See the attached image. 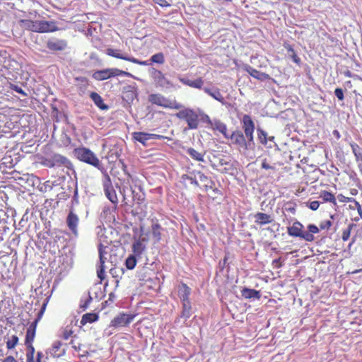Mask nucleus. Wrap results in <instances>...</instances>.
Here are the masks:
<instances>
[{
	"instance_id": "nucleus-10",
	"label": "nucleus",
	"mask_w": 362,
	"mask_h": 362,
	"mask_svg": "<svg viewBox=\"0 0 362 362\" xmlns=\"http://www.w3.org/2000/svg\"><path fill=\"white\" fill-rule=\"evenodd\" d=\"M303 229V224L299 221H295L291 226L287 228V233L290 236L298 237L305 240L312 239L310 235L305 233Z\"/></svg>"
},
{
	"instance_id": "nucleus-24",
	"label": "nucleus",
	"mask_w": 362,
	"mask_h": 362,
	"mask_svg": "<svg viewBox=\"0 0 362 362\" xmlns=\"http://www.w3.org/2000/svg\"><path fill=\"white\" fill-rule=\"evenodd\" d=\"M204 93L208 94L209 96L212 97L214 99L221 103L222 104H224V103H225L224 97L221 93V91L218 88L211 89L209 88L205 87V88H204Z\"/></svg>"
},
{
	"instance_id": "nucleus-34",
	"label": "nucleus",
	"mask_w": 362,
	"mask_h": 362,
	"mask_svg": "<svg viewBox=\"0 0 362 362\" xmlns=\"http://www.w3.org/2000/svg\"><path fill=\"white\" fill-rule=\"evenodd\" d=\"M75 81L77 82L76 86L78 88L84 92L89 86V81L86 77L84 76H78L74 78Z\"/></svg>"
},
{
	"instance_id": "nucleus-20",
	"label": "nucleus",
	"mask_w": 362,
	"mask_h": 362,
	"mask_svg": "<svg viewBox=\"0 0 362 362\" xmlns=\"http://www.w3.org/2000/svg\"><path fill=\"white\" fill-rule=\"evenodd\" d=\"M178 296L181 302H189L191 288L185 283L182 282L178 286Z\"/></svg>"
},
{
	"instance_id": "nucleus-56",
	"label": "nucleus",
	"mask_w": 362,
	"mask_h": 362,
	"mask_svg": "<svg viewBox=\"0 0 362 362\" xmlns=\"http://www.w3.org/2000/svg\"><path fill=\"white\" fill-rule=\"evenodd\" d=\"M150 139H168L170 141L171 138L156 134H150Z\"/></svg>"
},
{
	"instance_id": "nucleus-22",
	"label": "nucleus",
	"mask_w": 362,
	"mask_h": 362,
	"mask_svg": "<svg viewBox=\"0 0 362 362\" xmlns=\"http://www.w3.org/2000/svg\"><path fill=\"white\" fill-rule=\"evenodd\" d=\"M255 219V222L259 226L271 223L274 221L271 215L262 212H257Z\"/></svg>"
},
{
	"instance_id": "nucleus-62",
	"label": "nucleus",
	"mask_w": 362,
	"mask_h": 362,
	"mask_svg": "<svg viewBox=\"0 0 362 362\" xmlns=\"http://www.w3.org/2000/svg\"><path fill=\"white\" fill-rule=\"evenodd\" d=\"M91 301H92V297L90 296H89L88 298L86 300L84 305L81 306V308L83 310L86 309Z\"/></svg>"
},
{
	"instance_id": "nucleus-51",
	"label": "nucleus",
	"mask_w": 362,
	"mask_h": 362,
	"mask_svg": "<svg viewBox=\"0 0 362 362\" xmlns=\"http://www.w3.org/2000/svg\"><path fill=\"white\" fill-rule=\"evenodd\" d=\"M332 226V221L331 220H325L320 222V228L321 230H328Z\"/></svg>"
},
{
	"instance_id": "nucleus-7",
	"label": "nucleus",
	"mask_w": 362,
	"mask_h": 362,
	"mask_svg": "<svg viewBox=\"0 0 362 362\" xmlns=\"http://www.w3.org/2000/svg\"><path fill=\"white\" fill-rule=\"evenodd\" d=\"M104 180L103 182V187L106 197L114 204H117L118 198L116 194V191L113 187L110 177L106 173L105 170L103 172Z\"/></svg>"
},
{
	"instance_id": "nucleus-5",
	"label": "nucleus",
	"mask_w": 362,
	"mask_h": 362,
	"mask_svg": "<svg viewBox=\"0 0 362 362\" xmlns=\"http://www.w3.org/2000/svg\"><path fill=\"white\" fill-rule=\"evenodd\" d=\"M148 100L151 104L165 108L179 110L182 107V105L176 100H168L160 93H152L149 95Z\"/></svg>"
},
{
	"instance_id": "nucleus-36",
	"label": "nucleus",
	"mask_w": 362,
	"mask_h": 362,
	"mask_svg": "<svg viewBox=\"0 0 362 362\" xmlns=\"http://www.w3.org/2000/svg\"><path fill=\"white\" fill-rule=\"evenodd\" d=\"M182 310L180 314L182 318L185 320L188 319L191 316L192 305L191 302H182Z\"/></svg>"
},
{
	"instance_id": "nucleus-42",
	"label": "nucleus",
	"mask_w": 362,
	"mask_h": 362,
	"mask_svg": "<svg viewBox=\"0 0 362 362\" xmlns=\"http://www.w3.org/2000/svg\"><path fill=\"white\" fill-rule=\"evenodd\" d=\"M187 153L191 156L192 158L197 161H204V154L197 151L193 148H189Z\"/></svg>"
},
{
	"instance_id": "nucleus-46",
	"label": "nucleus",
	"mask_w": 362,
	"mask_h": 362,
	"mask_svg": "<svg viewBox=\"0 0 362 362\" xmlns=\"http://www.w3.org/2000/svg\"><path fill=\"white\" fill-rule=\"evenodd\" d=\"M53 186H54L53 182H52L49 180H47V181L43 182L42 184H41L38 187V189L41 192L46 193V192H50L52 189Z\"/></svg>"
},
{
	"instance_id": "nucleus-13",
	"label": "nucleus",
	"mask_w": 362,
	"mask_h": 362,
	"mask_svg": "<svg viewBox=\"0 0 362 362\" xmlns=\"http://www.w3.org/2000/svg\"><path fill=\"white\" fill-rule=\"evenodd\" d=\"M46 47L51 51H63L67 47V42L64 39L51 37L47 40Z\"/></svg>"
},
{
	"instance_id": "nucleus-29",
	"label": "nucleus",
	"mask_w": 362,
	"mask_h": 362,
	"mask_svg": "<svg viewBox=\"0 0 362 362\" xmlns=\"http://www.w3.org/2000/svg\"><path fill=\"white\" fill-rule=\"evenodd\" d=\"M283 45L284 47L287 50V52L290 53V57H291L293 62L296 64L299 65L301 62V60L300 58L297 55L293 46L290 45L288 42H284Z\"/></svg>"
},
{
	"instance_id": "nucleus-32",
	"label": "nucleus",
	"mask_w": 362,
	"mask_h": 362,
	"mask_svg": "<svg viewBox=\"0 0 362 362\" xmlns=\"http://www.w3.org/2000/svg\"><path fill=\"white\" fill-rule=\"evenodd\" d=\"M161 230L162 227L158 223H155L151 226L152 237L156 243L160 242L161 240Z\"/></svg>"
},
{
	"instance_id": "nucleus-30",
	"label": "nucleus",
	"mask_w": 362,
	"mask_h": 362,
	"mask_svg": "<svg viewBox=\"0 0 362 362\" xmlns=\"http://www.w3.org/2000/svg\"><path fill=\"white\" fill-rule=\"evenodd\" d=\"M99 319V316L97 313H86L82 316L81 320V325H85L87 323H93L98 321Z\"/></svg>"
},
{
	"instance_id": "nucleus-41",
	"label": "nucleus",
	"mask_w": 362,
	"mask_h": 362,
	"mask_svg": "<svg viewBox=\"0 0 362 362\" xmlns=\"http://www.w3.org/2000/svg\"><path fill=\"white\" fill-rule=\"evenodd\" d=\"M277 164L281 165L279 163H274L269 159L264 158L262 160L261 168L265 170H276Z\"/></svg>"
},
{
	"instance_id": "nucleus-28",
	"label": "nucleus",
	"mask_w": 362,
	"mask_h": 362,
	"mask_svg": "<svg viewBox=\"0 0 362 362\" xmlns=\"http://www.w3.org/2000/svg\"><path fill=\"white\" fill-rule=\"evenodd\" d=\"M90 98L94 102L95 105L100 110H107L108 106L104 103L103 98L96 92H92Z\"/></svg>"
},
{
	"instance_id": "nucleus-39",
	"label": "nucleus",
	"mask_w": 362,
	"mask_h": 362,
	"mask_svg": "<svg viewBox=\"0 0 362 362\" xmlns=\"http://www.w3.org/2000/svg\"><path fill=\"white\" fill-rule=\"evenodd\" d=\"M337 199L340 202L342 203H353V207H358V209L360 210V204L355 199L352 197H346L342 194H339L337 195Z\"/></svg>"
},
{
	"instance_id": "nucleus-31",
	"label": "nucleus",
	"mask_w": 362,
	"mask_h": 362,
	"mask_svg": "<svg viewBox=\"0 0 362 362\" xmlns=\"http://www.w3.org/2000/svg\"><path fill=\"white\" fill-rule=\"evenodd\" d=\"M5 340L6 348L8 350L14 349L19 341L18 336L16 334H7Z\"/></svg>"
},
{
	"instance_id": "nucleus-54",
	"label": "nucleus",
	"mask_w": 362,
	"mask_h": 362,
	"mask_svg": "<svg viewBox=\"0 0 362 362\" xmlns=\"http://www.w3.org/2000/svg\"><path fill=\"white\" fill-rule=\"evenodd\" d=\"M350 146L351 147V150H352L354 155L362 151L361 147L356 143L352 142L350 144Z\"/></svg>"
},
{
	"instance_id": "nucleus-17",
	"label": "nucleus",
	"mask_w": 362,
	"mask_h": 362,
	"mask_svg": "<svg viewBox=\"0 0 362 362\" xmlns=\"http://www.w3.org/2000/svg\"><path fill=\"white\" fill-rule=\"evenodd\" d=\"M49 354L56 358H59L65 355L66 349L60 341H55L49 348Z\"/></svg>"
},
{
	"instance_id": "nucleus-63",
	"label": "nucleus",
	"mask_w": 362,
	"mask_h": 362,
	"mask_svg": "<svg viewBox=\"0 0 362 362\" xmlns=\"http://www.w3.org/2000/svg\"><path fill=\"white\" fill-rule=\"evenodd\" d=\"M44 314V312L43 310H40L38 314H37V317L33 321V322H36V325H37L38 322L40 320L41 317H42Z\"/></svg>"
},
{
	"instance_id": "nucleus-16",
	"label": "nucleus",
	"mask_w": 362,
	"mask_h": 362,
	"mask_svg": "<svg viewBox=\"0 0 362 362\" xmlns=\"http://www.w3.org/2000/svg\"><path fill=\"white\" fill-rule=\"evenodd\" d=\"M36 327V322H33L27 329L25 339V344L27 346V350L30 349V347H33V342L35 337Z\"/></svg>"
},
{
	"instance_id": "nucleus-61",
	"label": "nucleus",
	"mask_w": 362,
	"mask_h": 362,
	"mask_svg": "<svg viewBox=\"0 0 362 362\" xmlns=\"http://www.w3.org/2000/svg\"><path fill=\"white\" fill-rule=\"evenodd\" d=\"M156 4H158L162 7L170 6V4L166 0H153Z\"/></svg>"
},
{
	"instance_id": "nucleus-47",
	"label": "nucleus",
	"mask_w": 362,
	"mask_h": 362,
	"mask_svg": "<svg viewBox=\"0 0 362 362\" xmlns=\"http://www.w3.org/2000/svg\"><path fill=\"white\" fill-rule=\"evenodd\" d=\"M308 231H305V233H309L312 239L305 240L308 242H312L315 239L313 235L319 233V228H317V226H316L314 224H310L308 226Z\"/></svg>"
},
{
	"instance_id": "nucleus-12",
	"label": "nucleus",
	"mask_w": 362,
	"mask_h": 362,
	"mask_svg": "<svg viewBox=\"0 0 362 362\" xmlns=\"http://www.w3.org/2000/svg\"><path fill=\"white\" fill-rule=\"evenodd\" d=\"M197 175L199 176V181L202 184V187L206 192L209 189H212L216 194L219 195L221 194V191L218 188L215 187L216 184L211 177H207L201 171H198Z\"/></svg>"
},
{
	"instance_id": "nucleus-3",
	"label": "nucleus",
	"mask_w": 362,
	"mask_h": 362,
	"mask_svg": "<svg viewBox=\"0 0 362 362\" xmlns=\"http://www.w3.org/2000/svg\"><path fill=\"white\" fill-rule=\"evenodd\" d=\"M18 23L21 28L35 33H52L59 30V28L54 21L21 19Z\"/></svg>"
},
{
	"instance_id": "nucleus-23",
	"label": "nucleus",
	"mask_w": 362,
	"mask_h": 362,
	"mask_svg": "<svg viewBox=\"0 0 362 362\" xmlns=\"http://www.w3.org/2000/svg\"><path fill=\"white\" fill-rule=\"evenodd\" d=\"M44 357V354L38 351L35 354V348L30 347L27 350L26 352V362H42V358Z\"/></svg>"
},
{
	"instance_id": "nucleus-45",
	"label": "nucleus",
	"mask_w": 362,
	"mask_h": 362,
	"mask_svg": "<svg viewBox=\"0 0 362 362\" xmlns=\"http://www.w3.org/2000/svg\"><path fill=\"white\" fill-rule=\"evenodd\" d=\"M356 227V225L355 223H349L348 227L343 230L342 235H341V239L344 242L347 241L351 235V232L353 230L354 228Z\"/></svg>"
},
{
	"instance_id": "nucleus-43",
	"label": "nucleus",
	"mask_w": 362,
	"mask_h": 362,
	"mask_svg": "<svg viewBox=\"0 0 362 362\" xmlns=\"http://www.w3.org/2000/svg\"><path fill=\"white\" fill-rule=\"evenodd\" d=\"M147 62L149 63L148 65H150L153 63L163 64L165 62L164 54L162 52L156 53L151 56V57L150 59L151 62H149L148 61H147Z\"/></svg>"
},
{
	"instance_id": "nucleus-15",
	"label": "nucleus",
	"mask_w": 362,
	"mask_h": 362,
	"mask_svg": "<svg viewBox=\"0 0 362 362\" xmlns=\"http://www.w3.org/2000/svg\"><path fill=\"white\" fill-rule=\"evenodd\" d=\"M52 162H54V167H65L68 170H74L72 163L62 155L54 154L52 156Z\"/></svg>"
},
{
	"instance_id": "nucleus-60",
	"label": "nucleus",
	"mask_w": 362,
	"mask_h": 362,
	"mask_svg": "<svg viewBox=\"0 0 362 362\" xmlns=\"http://www.w3.org/2000/svg\"><path fill=\"white\" fill-rule=\"evenodd\" d=\"M54 162H52V156L49 158H45L43 161V165L48 168H54Z\"/></svg>"
},
{
	"instance_id": "nucleus-44",
	"label": "nucleus",
	"mask_w": 362,
	"mask_h": 362,
	"mask_svg": "<svg viewBox=\"0 0 362 362\" xmlns=\"http://www.w3.org/2000/svg\"><path fill=\"white\" fill-rule=\"evenodd\" d=\"M73 327L67 325L62 329L61 337L64 340H68L74 334Z\"/></svg>"
},
{
	"instance_id": "nucleus-37",
	"label": "nucleus",
	"mask_w": 362,
	"mask_h": 362,
	"mask_svg": "<svg viewBox=\"0 0 362 362\" xmlns=\"http://www.w3.org/2000/svg\"><path fill=\"white\" fill-rule=\"evenodd\" d=\"M133 137L137 141L145 145L146 142L148 140H150V134L145 133V132H134V133H133Z\"/></svg>"
},
{
	"instance_id": "nucleus-27",
	"label": "nucleus",
	"mask_w": 362,
	"mask_h": 362,
	"mask_svg": "<svg viewBox=\"0 0 362 362\" xmlns=\"http://www.w3.org/2000/svg\"><path fill=\"white\" fill-rule=\"evenodd\" d=\"M241 295L246 299L256 298L259 300L261 298L259 291L248 288H244L241 291Z\"/></svg>"
},
{
	"instance_id": "nucleus-40",
	"label": "nucleus",
	"mask_w": 362,
	"mask_h": 362,
	"mask_svg": "<svg viewBox=\"0 0 362 362\" xmlns=\"http://www.w3.org/2000/svg\"><path fill=\"white\" fill-rule=\"evenodd\" d=\"M70 344H71L72 348L78 353L80 357H85L88 355V352L87 351L82 350V348L83 347V344L77 343L74 339H72Z\"/></svg>"
},
{
	"instance_id": "nucleus-6",
	"label": "nucleus",
	"mask_w": 362,
	"mask_h": 362,
	"mask_svg": "<svg viewBox=\"0 0 362 362\" xmlns=\"http://www.w3.org/2000/svg\"><path fill=\"white\" fill-rule=\"evenodd\" d=\"M118 76H129L131 74L117 68H108L96 71L92 75L93 78L97 81H104Z\"/></svg>"
},
{
	"instance_id": "nucleus-59",
	"label": "nucleus",
	"mask_w": 362,
	"mask_h": 362,
	"mask_svg": "<svg viewBox=\"0 0 362 362\" xmlns=\"http://www.w3.org/2000/svg\"><path fill=\"white\" fill-rule=\"evenodd\" d=\"M356 162L358 163V166L362 168V151L356 154H354Z\"/></svg>"
},
{
	"instance_id": "nucleus-53",
	"label": "nucleus",
	"mask_w": 362,
	"mask_h": 362,
	"mask_svg": "<svg viewBox=\"0 0 362 362\" xmlns=\"http://www.w3.org/2000/svg\"><path fill=\"white\" fill-rule=\"evenodd\" d=\"M334 94H335L336 97L338 98V100H344V91H343V90L341 88H337L334 90Z\"/></svg>"
},
{
	"instance_id": "nucleus-9",
	"label": "nucleus",
	"mask_w": 362,
	"mask_h": 362,
	"mask_svg": "<svg viewBox=\"0 0 362 362\" xmlns=\"http://www.w3.org/2000/svg\"><path fill=\"white\" fill-rule=\"evenodd\" d=\"M113 249L110 245H105L103 243L98 245V253L100 264H105L106 262H114L116 261L115 258L111 255Z\"/></svg>"
},
{
	"instance_id": "nucleus-18",
	"label": "nucleus",
	"mask_w": 362,
	"mask_h": 362,
	"mask_svg": "<svg viewBox=\"0 0 362 362\" xmlns=\"http://www.w3.org/2000/svg\"><path fill=\"white\" fill-rule=\"evenodd\" d=\"M79 223L78 216L72 211H69L66 217V224L69 229L74 234H77V227Z\"/></svg>"
},
{
	"instance_id": "nucleus-1",
	"label": "nucleus",
	"mask_w": 362,
	"mask_h": 362,
	"mask_svg": "<svg viewBox=\"0 0 362 362\" xmlns=\"http://www.w3.org/2000/svg\"><path fill=\"white\" fill-rule=\"evenodd\" d=\"M242 127L244 130L245 136H244L241 131L236 130L233 132L230 136L228 135V139H230L232 144L236 145L246 150L247 149V144L245 138L247 139L249 143L253 141V133L255 127L253 120L248 115H243L242 119Z\"/></svg>"
},
{
	"instance_id": "nucleus-26",
	"label": "nucleus",
	"mask_w": 362,
	"mask_h": 362,
	"mask_svg": "<svg viewBox=\"0 0 362 362\" xmlns=\"http://www.w3.org/2000/svg\"><path fill=\"white\" fill-rule=\"evenodd\" d=\"M319 197L322 199L323 202H329L334 205L337 206V199L334 194L327 190H321L319 194Z\"/></svg>"
},
{
	"instance_id": "nucleus-11",
	"label": "nucleus",
	"mask_w": 362,
	"mask_h": 362,
	"mask_svg": "<svg viewBox=\"0 0 362 362\" xmlns=\"http://www.w3.org/2000/svg\"><path fill=\"white\" fill-rule=\"evenodd\" d=\"M106 54L112 57L123 59L125 61L131 62L136 64H139L142 66H148L149 63L147 61H140L134 57H129L125 55H123L119 52V50L114 49L112 48H108L106 49Z\"/></svg>"
},
{
	"instance_id": "nucleus-21",
	"label": "nucleus",
	"mask_w": 362,
	"mask_h": 362,
	"mask_svg": "<svg viewBox=\"0 0 362 362\" xmlns=\"http://www.w3.org/2000/svg\"><path fill=\"white\" fill-rule=\"evenodd\" d=\"M205 123H207L213 130L218 131L221 132L225 138H229L227 133V127L222 122L219 120H215L212 122L210 119V122H205Z\"/></svg>"
},
{
	"instance_id": "nucleus-33",
	"label": "nucleus",
	"mask_w": 362,
	"mask_h": 362,
	"mask_svg": "<svg viewBox=\"0 0 362 362\" xmlns=\"http://www.w3.org/2000/svg\"><path fill=\"white\" fill-rule=\"evenodd\" d=\"M145 245L140 240L134 241L132 245V251L135 256L140 257L145 250Z\"/></svg>"
},
{
	"instance_id": "nucleus-19",
	"label": "nucleus",
	"mask_w": 362,
	"mask_h": 362,
	"mask_svg": "<svg viewBox=\"0 0 362 362\" xmlns=\"http://www.w3.org/2000/svg\"><path fill=\"white\" fill-rule=\"evenodd\" d=\"M245 71H246L251 76L261 81L270 79V76L266 73L261 72L250 65H245L244 66Z\"/></svg>"
},
{
	"instance_id": "nucleus-57",
	"label": "nucleus",
	"mask_w": 362,
	"mask_h": 362,
	"mask_svg": "<svg viewBox=\"0 0 362 362\" xmlns=\"http://www.w3.org/2000/svg\"><path fill=\"white\" fill-rule=\"evenodd\" d=\"M272 265L276 268H281L282 267V259L281 257H279L272 261Z\"/></svg>"
},
{
	"instance_id": "nucleus-2",
	"label": "nucleus",
	"mask_w": 362,
	"mask_h": 362,
	"mask_svg": "<svg viewBox=\"0 0 362 362\" xmlns=\"http://www.w3.org/2000/svg\"><path fill=\"white\" fill-rule=\"evenodd\" d=\"M175 115L179 119L185 120L190 129H197L200 122H210V117L208 115L202 111H195L188 107L180 110Z\"/></svg>"
},
{
	"instance_id": "nucleus-50",
	"label": "nucleus",
	"mask_w": 362,
	"mask_h": 362,
	"mask_svg": "<svg viewBox=\"0 0 362 362\" xmlns=\"http://www.w3.org/2000/svg\"><path fill=\"white\" fill-rule=\"evenodd\" d=\"M8 88L23 96H27V93L22 89V88L16 84L8 83Z\"/></svg>"
},
{
	"instance_id": "nucleus-52",
	"label": "nucleus",
	"mask_w": 362,
	"mask_h": 362,
	"mask_svg": "<svg viewBox=\"0 0 362 362\" xmlns=\"http://www.w3.org/2000/svg\"><path fill=\"white\" fill-rule=\"evenodd\" d=\"M105 265L100 264L99 268L97 270V275L98 277L100 279V281H102L105 279Z\"/></svg>"
},
{
	"instance_id": "nucleus-48",
	"label": "nucleus",
	"mask_w": 362,
	"mask_h": 362,
	"mask_svg": "<svg viewBox=\"0 0 362 362\" xmlns=\"http://www.w3.org/2000/svg\"><path fill=\"white\" fill-rule=\"evenodd\" d=\"M136 264L135 255H129L125 260V266L128 269H133Z\"/></svg>"
},
{
	"instance_id": "nucleus-38",
	"label": "nucleus",
	"mask_w": 362,
	"mask_h": 362,
	"mask_svg": "<svg viewBox=\"0 0 362 362\" xmlns=\"http://www.w3.org/2000/svg\"><path fill=\"white\" fill-rule=\"evenodd\" d=\"M180 182L185 186H187V184L189 183L195 187H199L198 181L195 177H193L189 175L184 174L181 176Z\"/></svg>"
},
{
	"instance_id": "nucleus-64",
	"label": "nucleus",
	"mask_w": 362,
	"mask_h": 362,
	"mask_svg": "<svg viewBox=\"0 0 362 362\" xmlns=\"http://www.w3.org/2000/svg\"><path fill=\"white\" fill-rule=\"evenodd\" d=\"M3 362H17V361L13 356L6 357Z\"/></svg>"
},
{
	"instance_id": "nucleus-35",
	"label": "nucleus",
	"mask_w": 362,
	"mask_h": 362,
	"mask_svg": "<svg viewBox=\"0 0 362 362\" xmlns=\"http://www.w3.org/2000/svg\"><path fill=\"white\" fill-rule=\"evenodd\" d=\"M349 208L353 211L352 213H351V220L353 221H356V222H358V221H360L361 218H362V209H361V206H360V210L358 209V208L357 207H353V203H351L349 206Z\"/></svg>"
},
{
	"instance_id": "nucleus-25",
	"label": "nucleus",
	"mask_w": 362,
	"mask_h": 362,
	"mask_svg": "<svg viewBox=\"0 0 362 362\" xmlns=\"http://www.w3.org/2000/svg\"><path fill=\"white\" fill-rule=\"evenodd\" d=\"M180 81L184 85L198 89L202 88L204 85V81L202 78H198L195 80H189L185 78H180Z\"/></svg>"
},
{
	"instance_id": "nucleus-49",
	"label": "nucleus",
	"mask_w": 362,
	"mask_h": 362,
	"mask_svg": "<svg viewBox=\"0 0 362 362\" xmlns=\"http://www.w3.org/2000/svg\"><path fill=\"white\" fill-rule=\"evenodd\" d=\"M258 139L261 144L266 145L267 144V134L262 129H257Z\"/></svg>"
},
{
	"instance_id": "nucleus-55",
	"label": "nucleus",
	"mask_w": 362,
	"mask_h": 362,
	"mask_svg": "<svg viewBox=\"0 0 362 362\" xmlns=\"http://www.w3.org/2000/svg\"><path fill=\"white\" fill-rule=\"evenodd\" d=\"M320 202L318 201H313V202H310L309 204H308V207L313 210V211H316L318 209L319 206H320Z\"/></svg>"
},
{
	"instance_id": "nucleus-14",
	"label": "nucleus",
	"mask_w": 362,
	"mask_h": 362,
	"mask_svg": "<svg viewBox=\"0 0 362 362\" xmlns=\"http://www.w3.org/2000/svg\"><path fill=\"white\" fill-rule=\"evenodd\" d=\"M153 78L156 84L161 88L172 86L171 82L165 77V74L160 70L154 69L152 73Z\"/></svg>"
},
{
	"instance_id": "nucleus-4",
	"label": "nucleus",
	"mask_w": 362,
	"mask_h": 362,
	"mask_svg": "<svg viewBox=\"0 0 362 362\" xmlns=\"http://www.w3.org/2000/svg\"><path fill=\"white\" fill-rule=\"evenodd\" d=\"M73 153L74 156L80 161L93 165L102 172L105 170L98 158L89 148L86 147L76 148L74 150Z\"/></svg>"
},
{
	"instance_id": "nucleus-8",
	"label": "nucleus",
	"mask_w": 362,
	"mask_h": 362,
	"mask_svg": "<svg viewBox=\"0 0 362 362\" xmlns=\"http://www.w3.org/2000/svg\"><path fill=\"white\" fill-rule=\"evenodd\" d=\"M135 316L136 315L133 314L119 313L111 320L110 327L117 328L128 326L133 321Z\"/></svg>"
},
{
	"instance_id": "nucleus-58",
	"label": "nucleus",
	"mask_w": 362,
	"mask_h": 362,
	"mask_svg": "<svg viewBox=\"0 0 362 362\" xmlns=\"http://www.w3.org/2000/svg\"><path fill=\"white\" fill-rule=\"evenodd\" d=\"M119 163H121L122 165V170L124 171V174L127 175V177L129 178H131L132 177V175L131 174L128 172L127 170V165L124 163V162L122 160H119Z\"/></svg>"
}]
</instances>
